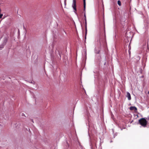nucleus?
I'll return each mask as SVG.
<instances>
[{
    "label": "nucleus",
    "mask_w": 149,
    "mask_h": 149,
    "mask_svg": "<svg viewBox=\"0 0 149 149\" xmlns=\"http://www.w3.org/2000/svg\"><path fill=\"white\" fill-rule=\"evenodd\" d=\"M1 9L0 8V13H1Z\"/></svg>",
    "instance_id": "nucleus-12"
},
{
    "label": "nucleus",
    "mask_w": 149,
    "mask_h": 149,
    "mask_svg": "<svg viewBox=\"0 0 149 149\" xmlns=\"http://www.w3.org/2000/svg\"><path fill=\"white\" fill-rule=\"evenodd\" d=\"M118 4L119 6L121 5V3L120 1L119 0L118 1Z\"/></svg>",
    "instance_id": "nucleus-9"
},
{
    "label": "nucleus",
    "mask_w": 149,
    "mask_h": 149,
    "mask_svg": "<svg viewBox=\"0 0 149 149\" xmlns=\"http://www.w3.org/2000/svg\"><path fill=\"white\" fill-rule=\"evenodd\" d=\"M84 1V9L85 8V6H86V2H85V0H83Z\"/></svg>",
    "instance_id": "nucleus-8"
},
{
    "label": "nucleus",
    "mask_w": 149,
    "mask_h": 149,
    "mask_svg": "<svg viewBox=\"0 0 149 149\" xmlns=\"http://www.w3.org/2000/svg\"><path fill=\"white\" fill-rule=\"evenodd\" d=\"M148 94H149V91L148 92Z\"/></svg>",
    "instance_id": "nucleus-13"
},
{
    "label": "nucleus",
    "mask_w": 149,
    "mask_h": 149,
    "mask_svg": "<svg viewBox=\"0 0 149 149\" xmlns=\"http://www.w3.org/2000/svg\"><path fill=\"white\" fill-rule=\"evenodd\" d=\"M3 15V14H1V13H0V18H1L2 17Z\"/></svg>",
    "instance_id": "nucleus-10"
},
{
    "label": "nucleus",
    "mask_w": 149,
    "mask_h": 149,
    "mask_svg": "<svg viewBox=\"0 0 149 149\" xmlns=\"http://www.w3.org/2000/svg\"><path fill=\"white\" fill-rule=\"evenodd\" d=\"M85 29H86V35L87 33V22L86 19H85Z\"/></svg>",
    "instance_id": "nucleus-6"
},
{
    "label": "nucleus",
    "mask_w": 149,
    "mask_h": 149,
    "mask_svg": "<svg viewBox=\"0 0 149 149\" xmlns=\"http://www.w3.org/2000/svg\"><path fill=\"white\" fill-rule=\"evenodd\" d=\"M148 120H149V117L148 118Z\"/></svg>",
    "instance_id": "nucleus-14"
},
{
    "label": "nucleus",
    "mask_w": 149,
    "mask_h": 149,
    "mask_svg": "<svg viewBox=\"0 0 149 149\" xmlns=\"http://www.w3.org/2000/svg\"><path fill=\"white\" fill-rule=\"evenodd\" d=\"M130 109L131 111L134 110L135 111H136L137 110V108L135 107H131L130 108Z\"/></svg>",
    "instance_id": "nucleus-5"
},
{
    "label": "nucleus",
    "mask_w": 149,
    "mask_h": 149,
    "mask_svg": "<svg viewBox=\"0 0 149 149\" xmlns=\"http://www.w3.org/2000/svg\"><path fill=\"white\" fill-rule=\"evenodd\" d=\"M1 48H3V47H1Z\"/></svg>",
    "instance_id": "nucleus-15"
},
{
    "label": "nucleus",
    "mask_w": 149,
    "mask_h": 149,
    "mask_svg": "<svg viewBox=\"0 0 149 149\" xmlns=\"http://www.w3.org/2000/svg\"><path fill=\"white\" fill-rule=\"evenodd\" d=\"M100 51H99L98 52H96L97 54H99Z\"/></svg>",
    "instance_id": "nucleus-11"
},
{
    "label": "nucleus",
    "mask_w": 149,
    "mask_h": 149,
    "mask_svg": "<svg viewBox=\"0 0 149 149\" xmlns=\"http://www.w3.org/2000/svg\"><path fill=\"white\" fill-rule=\"evenodd\" d=\"M103 30L104 32V39L105 40V41L106 42V36L105 34V24L104 23L103 24Z\"/></svg>",
    "instance_id": "nucleus-3"
},
{
    "label": "nucleus",
    "mask_w": 149,
    "mask_h": 149,
    "mask_svg": "<svg viewBox=\"0 0 149 149\" xmlns=\"http://www.w3.org/2000/svg\"><path fill=\"white\" fill-rule=\"evenodd\" d=\"M84 16L85 17V19H86V11H85V9H84Z\"/></svg>",
    "instance_id": "nucleus-7"
},
{
    "label": "nucleus",
    "mask_w": 149,
    "mask_h": 149,
    "mask_svg": "<svg viewBox=\"0 0 149 149\" xmlns=\"http://www.w3.org/2000/svg\"><path fill=\"white\" fill-rule=\"evenodd\" d=\"M126 97H127L129 100H130L131 99V95L130 93L128 92H127Z\"/></svg>",
    "instance_id": "nucleus-4"
},
{
    "label": "nucleus",
    "mask_w": 149,
    "mask_h": 149,
    "mask_svg": "<svg viewBox=\"0 0 149 149\" xmlns=\"http://www.w3.org/2000/svg\"><path fill=\"white\" fill-rule=\"evenodd\" d=\"M139 123L142 127H146L147 121L144 118H142L139 120Z\"/></svg>",
    "instance_id": "nucleus-1"
},
{
    "label": "nucleus",
    "mask_w": 149,
    "mask_h": 149,
    "mask_svg": "<svg viewBox=\"0 0 149 149\" xmlns=\"http://www.w3.org/2000/svg\"><path fill=\"white\" fill-rule=\"evenodd\" d=\"M72 7L74 10V12H76L77 11L76 0H73Z\"/></svg>",
    "instance_id": "nucleus-2"
}]
</instances>
